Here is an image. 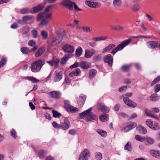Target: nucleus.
<instances>
[{
    "mask_svg": "<svg viewBox=\"0 0 160 160\" xmlns=\"http://www.w3.org/2000/svg\"><path fill=\"white\" fill-rule=\"evenodd\" d=\"M45 63V62L44 60L38 59L35 61L31 65L30 68L32 71L34 72H39Z\"/></svg>",
    "mask_w": 160,
    "mask_h": 160,
    "instance_id": "1",
    "label": "nucleus"
},
{
    "mask_svg": "<svg viewBox=\"0 0 160 160\" xmlns=\"http://www.w3.org/2000/svg\"><path fill=\"white\" fill-rule=\"evenodd\" d=\"M131 39H128L122 42L117 47L114 49L111 52L112 55H114L119 51L122 50L126 46L128 45L131 41Z\"/></svg>",
    "mask_w": 160,
    "mask_h": 160,
    "instance_id": "2",
    "label": "nucleus"
},
{
    "mask_svg": "<svg viewBox=\"0 0 160 160\" xmlns=\"http://www.w3.org/2000/svg\"><path fill=\"white\" fill-rule=\"evenodd\" d=\"M51 8V6H48L45 10V12H41L39 13L37 16V20H41L43 19V20H45V19H49L51 18V14H48L46 12L49 11L50 8Z\"/></svg>",
    "mask_w": 160,
    "mask_h": 160,
    "instance_id": "3",
    "label": "nucleus"
},
{
    "mask_svg": "<svg viewBox=\"0 0 160 160\" xmlns=\"http://www.w3.org/2000/svg\"><path fill=\"white\" fill-rule=\"evenodd\" d=\"M146 125L150 128L154 130H158L160 127L158 124L152 121L151 119H148L146 122Z\"/></svg>",
    "mask_w": 160,
    "mask_h": 160,
    "instance_id": "4",
    "label": "nucleus"
},
{
    "mask_svg": "<svg viewBox=\"0 0 160 160\" xmlns=\"http://www.w3.org/2000/svg\"><path fill=\"white\" fill-rule=\"evenodd\" d=\"M90 156V151L88 148H85L81 154L79 160H88Z\"/></svg>",
    "mask_w": 160,
    "mask_h": 160,
    "instance_id": "5",
    "label": "nucleus"
},
{
    "mask_svg": "<svg viewBox=\"0 0 160 160\" xmlns=\"http://www.w3.org/2000/svg\"><path fill=\"white\" fill-rule=\"evenodd\" d=\"M62 39V36L61 32L58 33L56 36H54L52 40V44L56 45L60 43Z\"/></svg>",
    "mask_w": 160,
    "mask_h": 160,
    "instance_id": "6",
    "label": "nucleus"
},
{
    "mask_svg": "<svg viewBox=\"0 0 160 160\" xmlns=\"http://www.w3.org/2000/svg\"><path fill=\"white\" fill-rule=\"evenodd\" d=\"M37 48V46L36 45L31 49H29L27 47H22L21 48L20 50L23 54H28L29 53L35 52Z\"/></svg>",
    "mask_w": 160,
    "mask_h": 160,
    "instance_id": "7",
    "label": "nucleus"
},
{
    "mask_svg": "<svg viewBox=\"0 0 160 160\" xmlns=\"http://www.w3.org/2000/svg\"><path fill=\"white\" fill-rule=\"evenodd\" d=\"M70 122L68 119L67 118H64L63 122L60 124L61 129L63 130H67L69 128Z\"/></svg>",
    "mask_w": 160,
    "mask_h": 160,
    "instance_id": "8",
    "label": "nucleus"
},
{
    "mask_svg": "<svg viewBox=\"0 0 160 160\" xmlns=\"http://www.w3.org/2000/svg\"><path fill=\"white\" fill-rule=\"evenodd\" d=\"M62 49L65 52L70 54L73 53L74 50L73 47L68 44H65L64 45Z\"/></svg>",
    "mask_w": 160,
    "mask_h": 160,
    "instance_id": "9",
    "label": "nucleus"
},
{
    "mask_svg": "<svg viewBox=\"0 0 160 160\" xmlns=\"http://www.w3.org/2000/svg\"><path fill=\"white\" fill-rule=\"evenodd\" d=\"M123 100L124 102L129 107L135 108L137 106L136 103L132 101L127 97L124 98Z\"/></svg>",
    "mask_w": 160,
    "mask_h": 160,
    "instance_id": "10",
    "label": "nucleus"
},
{
    "mask_svg": "<svg viewBox=\"0 0 160 160\" xmlns=\"http://www.w3.org/2000/svg\"><path fill=\"white\" fill-rule=\"evenodd\" d=\"M44 5L42 3L39 5L33 7L31 8V13L34 14L41 11L44 8Z\"/></svg>",
    "mask_w": 160,
    "mask_h": 160,
    "instance_id": "11",
    "label": "nucleus"
},
{
    "mask_svg": "<svg viewBox=\"0 0 160 160\" xmlns=\"http://www.w3.org/2000/svg\"><path fill=\"white\" fill-rule=\"evenodd\" d=\"M137 126V124L134 122H131L128 125L124 128L121 129L122 132H126L134 128Z\"/></svg>",
    "mask_w": 160,
    "mask_h": 160,
    "instance_id": "12",
    "label": "nucleus"
},
{
    "mask_svg": "<svg viewBox=\"0 0 160 160\" xmlns=\"http://www.w3.org/2000/svg\"><path fill=\"white\" fill-rule=\"evenodd\" d=\"M59 62V59L57 58L56 57H53L51 60L47 61L46 62L48 64L51 66L54 65V67L56 68L58 66Z\"/></svg>",
    "mask_w": 160,
    "mask_h": 160,
    "instance_id": "13",
    "label": "nucleus"
},
{
    "mask_svg": "<svg viewBox=\"0 0 160 160\" xmlns=\"http://www.w3.org/2000/svg\"><path fill=\"white\" fill-rule=\"evenodd\" d=\"M97 109L100 110L103 112L108 113L109 111V109L103 103H98L97 105Z\"/></svg>",
    "mask_w": 160,
    "mask_h": 160,
    "instance_id": "14",
    "label": "nucleus"
},
{
    "mask_svg": "<svg viewBox=\"0 0 160 160\" xmlns=\"http://www.w3.org/2000/svg\"><path fill=\"white\" fill-rule=\"evenodd\" d=\"M62 5L69 9H72L73 8V2L71 1L70 0H63L62 2Z\"/></svg>",
    "mask_w": 160,
    "mask_h": 160,
    "instance_id": "15",
    "label": "nucleus"
},
{
    "mask_svg": "<svg viewBox=\"0 0 160 160\" xmlns=\"http://www.w3.org/2000/svg\"><path fill=\"white\" fill-rule=\"evenodd\" d=\"M48 94L51 96L52 98L56 99L60 98L61 95L60 92L56 91L50 92Z\"/></svg>",
    "mask_w": 160,
    "mask_h": 160,
    "instance_id": "16",
    "label": "nucleus"
},
{
    "mask_svg": "<svg viewBox=\"0 0 160 160\" xmlns=\"http://www.w3.org/2000/svg\"><path fill=\"white\" fill-rule=\"evenodd\" d=\"M103 60L105 62L108 63V65L112 67L113 62V58L110 54L106 55L103 58Z\"/></svg>",
    "mask_w": 160,
    "mask_h": 160,
    "instance_id": "17",
    "label": "nucleus"
},
{
    "mask_svg": "<svg viewBox=\"0 0 160 160\" xmlns=\"http://www.w3.org/2000/svg\"><path fill=\"white\" fill-rule=\"evenodd\" d=\"M85 3L89 7L94 8L99 7L101 5V4L99 2H91L88 1H86Z\"/></svg>",
    "mask_w": 160,
    "mask_h": 160,
    "instance_id": "18",
    "label": "nucleus"
},
{
    "mask_svg": "<svg viewBox=\"0 0 160 160\" xmlns=\"http://www.w3.org/2000/svg\"><path fill=\"white\" fill-rule=\"evenodd\" d=\"M55 76L54 81V82H57L60 81L62 78V72H59L56 71L54 73Z\"/></svg>",
    "mask_w": 160,
    "mask_h": 160,
    "instance_id": "19",
    "label": "nucleus"
},
{
    "mask_svg": "<svg viewBox=\"0 0 160 160\" xmlns=\"http://www.w3.org/2000/svg\"><path fill=\"white\" fill-rule=\"evenodd\" d=\"M96 53L95 50L93 49L91 50H86L84 54L85 57L86 58H89L92 57Z\"/></svg>",
    "mask_w": 160,
    "mask_h": 160,
    "instance_id": "20",
    "label": "nucleus"
},
{
    "mask_svg": "<svg viewBox=\"0 0 160 160\" xmlns=\"http://www.w3.org/2000/svg\"><path fill=\"white\" fill-rule=\"evenodd\" d=\"M158 42L155 41H150L147 42V45L148 47L151 49H154L157 47Z\"/></svg>",
    "mask_w": 160,
    "mask_h": 160,
    "instance_id": "21",
    "label": "nucleus"
},
{
    "mask_svg": "<svg viewBox=\"0 0 160 160\" xmlns=\"http://www.w3.org/2000/svg\"><path fill=\"white\" fill-rule=\"evenodd\" d=\"M81 71L78 68H77L72 71L69 74V76L70 77H72L73 76H79L81 75Z\"/></svg>",
    "mask_w": 160,
    "mask_h": 160,
    "instance_id": "22",
    "label": "nucleus"
},
{
    "mask_svg": "<svg viewBox=\"0 0 160 160\" xmlns=\"http://www.w3.org/2000/svg\"><path fill=\"white\" fill-rule=\"evenodd\" d=\"M72 57V55L71 54H67L65 55L61 60V64L62 65L65 64L66 62L68 60V59L71 58Z\"/></svg>",
    "mask_w": 160,
    "mask_h": 160,
    "instance_id": "23",
    "label": "nucleus"
},
{
    "mask_svg": "<svg viewBox=\"0 0 160 160\" xmlns=\"http://www.w3.org/2000/svg\"><path fill=\"white\" fill-rule=\"evenodd\" d=\"M92 109V108H91L80 113V116L79 118V119H81L85 118L86 116H87L88 113L91 112Z\"/></svg>",
    "mask_w": 160,
    "mask_h": 160,
    "instance_id": "24",
    "label": "nucleus"
},
{
    "mask_svg": "<svg viewBox=\"0 0 160 160\" xmlns=\"http://www.w3.org/2000/svg\"><path fill=\"white\" fill-rule=\"evenodd\" d=\"M81 67L84 69H87L91 66V63L86 61H82L80 64Z\"/></svg>",
    "mask_w": 160,
    "mask_h": 160,
    "instance_id": "25",
    "label": "nucleus"
},
{
    "mask_svg": "<svg viewBox=\"0 0 160 160\" xmlns=\"http://www.w3.org/2000/svg\"><path fill=\"white\" fill-rule=\"evenodd\" d=\"M65 109H66L67 111L71 112L72 113L77 112L79 110V109L78 108H76L71 105H69V106Z\"/></svg>",
    "mask_w": 160,
    "mask_h": 160,
    "instance_id": "26",
    "label": "nucleus"
},
{
    "mask_svg": "<svg viewBox=\"0 0 160 160\" xmlns=\"http://www.w3.org/2000/svg\"><path fill=\"white\" fill-rule=\"evenodd\" d=\"M150 154L151 155L154 157L160 158V152L154 150H151L150 151Z\"/></svg>",
    "mask_w": 160,
    "mask_h": 160,
    "instance_id": "27",
    "label": "nucleus"
},
{
    "mask_svg": "<svg viewBox=\"0 0 160 160\" xmlns=\"http://www.w3.org/2000/svg\"><path fill=\"white\" fill-rule=\"evenodd\" d=\"M96 118V116L90 112L87 115V117L85 119V121L88 122L92 120H95Z\"/></svg>",
    "mask_w": 160,
    "mask_h": 160,
    "instance_id": "28",
    "label": "nucleus"
},
{
    "mask_svg": "<svg viewBox=\"0 0 160 160\" xmlns=\"http://www.w3.org/2000/svg\"><path fill=\"white\" fill-rule=\"evenodd\" d=\"M45 51V48L43 47L40 48L35 54V57H38L41 56Z\"/></svg>",
    "mask_w": 160,
    "mask_h": 160,
    "instance_id": "29",
    "label": "nucleus"
},
{
    "mask_svg": "<svg viewBox=\"0 0 160 160\" xmlns=\"http://www.w3.org/2000/svg\"><path fill=\"white\" fill-rule=\"evenodd\" d=\"M85 101V97L83 94H80L79 97V100L78 103L82 107L84 104Z\"/></svg>",
    "mask_w": 160,
    "mask_h": 160,
    "instance_id": "30",
    "label": "nucleus"
},
{
    "mask_svg": "<svg viewBox=\"0 0 160 160\" xmlns=\"http://www.w3.org/2000/svg\"><path fill=\"white\" fill-rule=\"evenodd\" d=\"M29 31V28L27 26H25L22 29V34L24 37L28 36V34Z\"/></svg>",
    "mask_w": 160,
    "mask_h": 160,
    "instance_id": "31",
    "label": "nucleus"
},
{
    "mask_svg": "<svg viewBox=\"0 0 160 160\" xmlns=\"http://www.w3.org/2000/svg\"><path fill=\"white\" fill-rule=\"evenodd\" d=\"M145 113L147 116L155 118H157V116L154 114L153 111L149 110L147 109H145Z\"/></svg>",
    "mask_w": 160,
    "mask_h": 160,
    "instance_id": "32",
    "label": "nucleus"
},
{
    "mask_svg": "<svg viewBox=\"0 0 160 160\" xmlns=\"http://www.w3.org/2000/svg\"><path fill=\"white\" fill-rule=\"evenodd\" d=\"M97 71L94 69H91L89 71V77L90 79H92L96 76Z\"/></svg>",
    "mask_w": 160,
    "mask_h": 160,
    "instance_id": "33",
    "label": "nucleus"
},
{
    "mask_svg": "<svg viewBox=\"0 0 160 160\" xmlns=\"http://www.w3.org/2000/svg\"><path fill=\"white\" fill-rule=\"evenodd\" d=\"M107 38V36H101L99 37H94L92 38V40L94 41H104Z\"/></svg>",
    "mask_w": 160,
    "mask_h": 160,
    "instance_id": "34",
    "label": "nucleus"
},
{
    "mask_svg": "<svg viewBox=\"0 0 160 160\" xmlns=\"http://www.w3.org/2000/svg\"><path fill=\"white\" fill-rule=\"evenodd\" d=\"M115 46V45L113 44H109L108 46L106 47L103 50V52L104 53L108 52L112 49Z\"/></svg>",
    "mask_w": 160,
    "mask_h": 160,
    "instance_id": "35",
    "label": "nucleus"
},
{
    "mask_svg": "<svg viewBox=\"0 0 160 160\" xmlns=\"http://www.w3.org/2000/svg\"><path fill=\"white\" fill-rule=\"evenodd\" d=\"M100 120L102 122H104L108 120V114H103L99 117Z\"/></svg>",
    "mask_w": 160,
    "mask_h": 160,
    "instance_id": "36",
    "label": "nucleus"
},
{
    "mask_svg": "<svg viewBox=\"0 0 160 160\" xmlns=\"http://www.w3.org/2000/svg\"><path fill=\"white\" fill-rule=\"evenodd\" d=\"M82 48L80 47H78L76 50L75 52V55L76 56L79 57L82 54Z\"/></svg>",
    "mask_w": 160,
    "mask_h": 160,
    "instance_id": "37",
    "label": "nucleus"
},
{
    "mask_svg": "<svg viewBox=\"0 0 160 160\" xmlns=\"http://www.w3.org/2000/svg\"><path fill=\"white\" fill-rule=\"evenodd\" d=\"M124 149L129 151L132 150L131 143L130 142H128L125 145L124 147Z\"/></svg>",
    "mask_w": 160,
    "mask_h": 160,
    "instance_id": "38",
    "label": "nucleus"
},
{
    "mask_svg": "<svg viewBox=\"0 0 160 160\" xmlns=\"http://www.w3.org/2000/svg\"><path fill=\"white\" fill-rule=\"evenodd\" d=\"M20 12L22 14L31 13V9L25 8L22 9L20 11Z\"/></svg>",
    "mask_w": 160,
    "mask_h": 160,
    "instance_id": "39",
    "label": "nucleus"
},
{
    "mask_svg": "<svg viewBox=\"0 0 160 160\" xmlns=\"http://www.w3.org/2000/svg\"><path fill=\"white\" fill-rule=\"evenodd\" d=\"M97 132L102 137H105L107 135V132L102 130L98 129L97 130Z\"/></svg>",
    "mask_w": 160,
    "mask_h": 160,
    "instance_id": "40",
    "label": "nucleus"
},
{
    "mask_svg": "<svg viewBox=\"0 0 160 160\" xmlns=\"http://www.w3.org/2000/svg\"><path fill=\"white\" fill-rule=\"evenodd\" d=\"M95 156L96 160H101L102 158V154L99 152H97L95 153Z\"/></svg>",
    "mask_w": 160,
    "mask_h": 160,
    "instance_id": "41",
    "label": "nucleus"
},
{
    "mask_svg": "<svg viewBox=\"0 0 160 160\" xmlns=\"http://www.w3.org/2000/svg\"><path fill=\"white\" fill-rule=\"evenodd\" d=\"M52 112L53 114V116L55 118H59L61 116V114L57 111L52 110Z\"/></svg>",
    "mask_w": 160,
    "mask_h": 160,
    "instance_id": "42",
    "label": "nucleus"
},
{
    "mask_svg": "<svg viewBox=\"0 0 160 160\" xmlns=\"http://www.w3.org/2000/svg\"><path fill=\"white\" fill-rule=\"evenodd\" d=\"M131 66L129 65H124L122 66L121 68V70L124 72H126L128 71L130 68Z\"/></svg>",
    "mask_w": 160,
    "mask_h": 160,
    "instance_id": "43",
    "label": "nucleus"
},
{
    "mask_svg": "<svg viewBox=\"0 0 160 160\" xmlns=\"http://www.w3.org/2000/svg\"><path fill=\"white\" fill-rule=\"evenodd\" d=\"M138 129L143 134H145L147 132L146 129L143 126H140L138 128Z\"/></svg>",
    "mask_w": 160,
    "mask_h": 160,
    "instance_id": "44",
    "label": "nucleus"
},
{
    "mask_svg": "<svg viewBox=\"0 0 160 160\" xmlns=\"http://www.w3.org/2000/svg\"><path fill=\"white\" fill-rule=\"evenodd\" d=\"M7 59L6 58H2L0 61V68L3 67L6 63Z\"/></svg>",
    "mask_w": 160,
    "mask_h": 160,
    "instance_id": "45",
    "label": "nucleus"
},
{
    "mask_svg": "<svg viewBox=\"0 0 160 160\" xmlns=\"http://www.w3.org/2000/svg\"><path fill=\"white\" fill-rule=\"evenodd\" d=\"M26 78L28 80L32 81L33 83L37 82H39L38 80L32 77H27Z\"/></svg>",
    "mask_w": 160,
    "mask_h": 160,
    "instance_id": "46",
    "label": "nucleus"
},
{
    "mask_svg": "<svg viewBox=\"0 0 160 160\" xmlns=\"http://www.w3.org/2000/svg\"><path fill=\"white\" fill-rule=\"evenodd\" d=\"M135 138L136 140L141 142H143L145 140V138L144 137H141L139 135H136Z\"/></svg>",
    "mask_w": 160,
    "mask_h": 160,
    "instance_id": "47",
    "label": "nucleus"
},
{
    "mask_svg": "<svg viewBox=\"0 0 160 160\" xmlns=\"http://www.w3.org/2000/svg\"><path fill=\"white\" fill-rule=\"evenodd\" d=\"M22 19L24 20H32L34 19V17L32 15H26L22 17Z\"/></svg>",
    "mask_w": 160,
    "mask_h": 160,
    "instance_id": "48",
    "label": "nucleus"
},
{
    "mask_svg": "<svg viewBox=\"0 0 160 160\" xmlns=\"http://www.w3.org/2000/svg\"><path fill=\"white\" fill-rule=\"evenodd\" d=\"M122 2V0H114L113 4L115 6L119 7L121 5Z\"/></svg>",
    "mask_w": 160,
    "mask_h": 160,
    "instance_id": "49",
    "label": "nucleus"
},
{
    "mask_svg": "<svg viewBox=\"0 0 160 160\" xmlns=\"http://www.w3.org/2000/svg\"><path fill=\"white\" fill-rule=\"evenodd\" d=\"M102 58L101 55H95L93 58V61L95 62L100 60Z\"/></svg>",
    "mask_w": 160,
    "mask_h": 160,
    "instance_id": "50",
    "label": "nucleus"
},
{
    "mask_svg": "<svg viewBox=\"0 0 160 160\" xmlns=\"http://www.w3.org/2000/svg\"><path fill=\"white\" fill-rule=\"evenodd\" d=\"M41 35L43 39L45 40L47 38L48 34L46 31L45 30L42 31L41 32Z\"/></svg>",
    "mask_w": 160,
    "mask_h": 160,
    "instance_id": "51",
    "label": "nucleus"
},
{
    "mask_svg": "<svg viewBox=\"0 0 160 160\" xmlns=\"http://www.w3.org/2000/svg\"><path fill=\"white\" fill-rule=\"evenodd\" d=\"M38 155L40 158H43L46 155V153L43 150H40L39 151Z\"/></svg>",
    "mask_w": 160,
    "mask_h": 160,
    "instance_id": "52",
    "label": "nucleus"
},
{
    "mask_svg": "<svg viewBox=\"0 0 160 160\" xmlns=\"http://www.w3.org/2000/svg\"><path fill=\"white\" fill-rule=\"evenodd\" d=\"M10 135L14 139H16L17 138L16 132L14 129H12L10 132Z\"/></svg>",
    "mask_w": 160,
    "mask_h": 160,
    "instance_id": "53",
    "label": "nucleus"
},
{
    "mask_svg": "<svg viewBox=\"0 0 160 160\" xmlns=\"http://www.w3.org/2000/svg\"><path fill=\"white\" fill-rule=\"evenodd\" d=\"M52 125L53 127L55 128L59 129H61L60 124H58L55 121H54L52 123Z\"/></svg>",
    "mask_w": 160,
    "mask_h": 160,
    "instance_id": "54",
    "label": "nucleus"
},
{
    "mask_svg": "<svg viewBox=\"0 0 160 160\" xmlns=\"http://www.w3.org/2000/svg\"><path fill=\"white\" fill-rule=\"evenodd\" d=\"M31 33L32 37L34 38H36L38 36V33L37 31L36 30H33L31 31Z\"/></svg>",
    "mask_w": 160,
    "mask_h": 160,
    "instance_id": "55",
    "label": "nucleus"
},
{
    "mask_svg": "<svg viewBox=\"0 0 160 160\" xmlns=\"http://www.w3.org/2000/svg\"><path fill=\"white\" fill-rule=\"evenodd\" d=\"M49 22L48 21H41L39 23V26L40 27H42L47 25Z\"/></svg>",
    "mask_w": 160,
    "mask_h": 160,
    "instance_id": "56",
    "label": "nucleus"
},
{
    "mask_svg": "<svg viewBox=\"0 0 160 160\" xmlns=\"http://www.w3.org/2000/svg\"><path fill=\"white\" fill-rule=\"evenodd\" d=\"M151 100L153 101H156L158 100V98L154 94L152 95L150 97Z\"/></svg>",
    "mask_w": 160,
    "mask_h": 160,
    "instance_id": "57",
    "label": "nucleus"
},
{
    "mask_svg": "<svg viewBox=\"0 0 160 160\" xmlns=\"http://www.w3.org/2000/svg\"><path fill=\"white\" fill-rule=\"evenodd\" d=\"M36 44V41L33 40H29L28 42V45L31 47H34Z\"/></svg>",
    "mask_w": 160,
    "mask_h": 160,
    "instance_id": "58",
    "label": "nucleus"
},
{
    "mask_svg": "<svg viewBox=\"0 0 160 160\" xmlns=\"http://www.w3.org/2000/svg\"><path fill=\"white\" fill-rule=\"evenodd\" d=\"M140 8V7L138 4H136L134 5L132 7L133 10L134 11H138Z\"/></svg>",
    "mask_w": 160,
    "mask_h": 160,
    "instance_id": "59",
    "label": "nucleus"
},
{
    "mask_svg": "<svg viewBox=\"0 0 160 160\" xmlns=\"http://www.w3.org/2000/svg\"><path fill=\"white\" fill-rule=\"evenodd\" d=\"M79 63L77 62H75V63L73 65H71L70 67V68H76L79 66Z\"/></svg>",
    "mask_w": 160,
    "mask_h": 160,
    "instance_id": "60",
    "label": "nucleus"
},
{
    "mask_svg": "<svg viewBox=\"0 0 160 160\" xmlns=\"http://www.w3.org/2000/svg\"><path fill=\"white\" fill-rule=\"evenodd\" d=\"M146 140L148 143L150 144H153L154 142V140L150 138H147Z\"/></svg>",
    "mask_w": 160,
    "mask_h": 160,
    "instance_id": "61",
    "label": "nucleus"
},
{
    "mask_svg": "<svg viewBox=\"0 0 160 160\" xmlns=\"http://www.w3.org/2000/svg\"><path fill=\"white\" fill-rule=\"evenodd\" d=\"M89 45L92 48H94L97 46V43L94 42H90L88 43Z\"/></svg>",
    "mask_w": 160,
    "mask_h": 160,
    "instance_id": "62",
    "label": "nucleus"
},
{
    "mask_svg": "<svg viewBox=\"0 0 160 160\" xmlns=\"http://www.w3.org/2000/svg\"><path fill=\"white\" fill-rule=\"evenodd\" d=\"M155 91L158 92L160 91V84H157L154 87Z\"/></svg>",
    "mask_w": 160,
    "mask_h": 160,
    "instance_id": "63",
    "label": "nucleus"
},
{
    "mask_svg": "<svg viewBox=\"0 0 160 160\" xmlns=\"http://www.w3.org/2000/svg\"><path fill=\"white\" fill-rule=\"evenodd\" d=\"M83 30L86 32H90V29L89 27L87 26L83 27L82 28Z\"/></svg>",
    "mask_w": 160,
    "mask_h": 160,
    "instance_id": "64",
    "label": "nucleus"
}]
</instances>
